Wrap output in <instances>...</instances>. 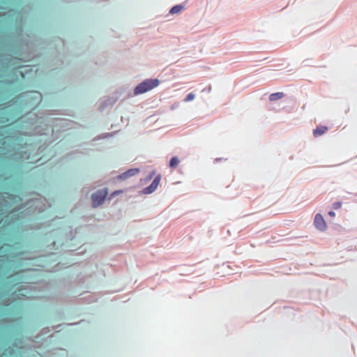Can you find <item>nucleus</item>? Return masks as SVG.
I'll list each match as a JSON object with an SVG mask.
<instances>
[{"label": "nucleus", "instance_id": "obj_1", "mask_svg": "<svg viewBox=\"0 0 357 357\" xmlns=\"http://www.w3.org/2000/svg\"><path fill=\"white\" fill-rule=\"evenodd\" d=\"M159 84L160 81L158 79H147L135 87L134 93L135 95L144 93L157 87Z\"/></svg>", "mask_w": 357, "mask_h": 357}, {"label": "nucleus", "instance_id": "obj_2", "mask_svg": "<svg viewBox=\"0 0 357 357\" xmlns=\"http://www.w3.org/2000/svg\"><path fill=\"white\" fill-rule=\"evenodd\" d=\"M107 195V190L106 189L98 190L92 195V203L94 207H96L102 204Z\"/></svg>", "mask_w": 357, "mask_h": 357}, {"label": "nucleus", "instance_id": "obj_3", "mask_svg": "<svg viewBox=\"0 0 357 357\" xmlns=\"http://www.w3.org/2000/svg\"><path fill=\"white\" fill-rule=\"evenodd\" d=\"M314 224L319 230L324 231L326 228V222L322 217V215L319 213H317L314 217Z\"/></svg>", "mask_w": 357, "mask_h": 357}, {"label": "nucleus", "instance_id": "obj_4", "mask_svg": "<svg viewBox=\"0 0 357 357\" xmlns=\"http://www.w3.org/2000/svg\"><path fill=\"white\" fill-rule=\"evenodd\" d=\"M160 179L161 176L159 174L154 178L152 183L144 190V193L151 194L153 192L157 189Z\"/></svg>", "mask_w": 357, "mask_h": 357}, {"label": "nucleus", "instance_id": "obj_5", "mask_svg": "<svg viewBox=\"0 0 357 357\" xmlns=\"http://www.w3.org/2000/svg\"><path fill=\"white\" fill-rule=\"evenodd\" d=\"M139 172V169L137 168L130 169H128V171L121 174L120 175H119L117 178L119 180H124L129 177H131V176H133L137 174Z\"/></svg>", "mask_w": 357, "mask_h": 357}, {"label": "nucleus", "instance_id": "obj_6", "mask_svg": "<svg viewBox=\"0 0 357 357\" xmlns=\"http://www.w3.org/2000/svg\"><path fill=\"white\" fill-rule=\"evenodd\" d=\"M327 130H328V127L324 126H319L317 127L316 129L314 130L313 135L315 137H318L324 135V133H326Z\"/></svg>", "mask_w": 357, "mask_h": 357}, {"label": "nucleus", "instance_id": "obj_7", "mask_svg": "<svg viewBox=\"0 0 357 357\" xmlns=\"http://www.w3.org/2000/svg\"><path fill=\"white\" fill-rule=\"evenodd\" d=\"M284 97V93L282 92H277L271 94L269 96V100L271 101H275L277 100L281 99Z\"/></svg>", "mask_w": 357, "mask_h": 357}, {"label": "nucleus", "instance_id": "obj_8", "mask_svg": "<svg viewBox=\"0 0 357 357\" xmlns=\"http://www.w3.org/2000/svg\"><path fill=\"white\" fill-rule=\"evenodd\" d=\"M183 9V6L176 5L171 8L169 13L171 14H177V13H180Z\"/></svg>", "mask_w": 357, "mask_h": 357}, {"label": "nucleus", "instance_id": "obj_9", "mask_svg": "<svg viewBox=\"0 0 357 357\" xmlns=\"http://www.w3.org/2000/svg\"><path fill=\"white\" fill-rule=\"evenodd\" d=\"M179 164V160L177 157H172L169 161V167L171 168H175Z\"/></svg>", "mask_w": 357, "mask_h": 357}, {"label": "nucleus", "instance_id": "obj_10", "mask_svg": "<svg viewBox=\"0 0 357 357\" xmlns=\"http://www.w3.org/2000/svg\"><path fill=\"white\" fill-rule=\"evenodd\" d=\"M195 98V95L192 93H189L187 95L186 98H185V102H189V101H191L192 100H194Z\"/></svg>", "mask_w": 357, "mask_h": 357}, {"label": "nucleus", "instance_id": "obj_11", "mask_svg": "<svg viewBox=\"0 0 357 357\" xmlns=\"http://www.w3.org/2000/svg\"><path fill=\"white\" fill-rule=\"evenodd\" d=\"M342 207V203L340 202H335L333 205V208L335 210L340 209Z\"/></svg>", "mask_w": 357, "mask_h": 357}, {"label": "nucleus", "instance_id": "obj_12", "mask_svg": "<svg viewBox=\"0 0 357 357\" xmlns=\"http://www.w3.org/2000/svg\"><path fill=\"white\" fill-rule=\"evenodd\" d=\"M328 215L331 216V217H335V213L333 212V211H329L328 212Z\"/></svg>", "mask_w": 357, "mask_h": 357}, {"label": "nucleus", "instance_id": "obj_13", "mask_svg": "<svg viewBox=\"0 0 357 357\" xmlns=\"http://www.w3.org/2000/svg\"><path fill=\"white\" fill-rule=\"evenodd\" d=\"M121 192H123V191H121V190H120V191H115V192H114L112 193V195H117V194L121 193Z\"/></svg>", "mask_w": 357, "mask_h": 357}, {"label": "nucleus", "instance_id": "obj_14", "mask_svg": "<svg viewBox=\"0 0 357 357\" xmlns=\"http://www.w3.org/2000/svg\"><path fill=\"white\" fill-rule=\"evenodd\" d=\"M38 98L40 99V100H41V94L40 93H38Z\"/></svg>", "mask_w": 357, "mask_h": 357}]
</instances>
